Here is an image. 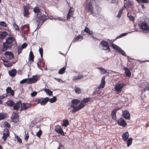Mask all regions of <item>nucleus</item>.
<instances>
[{
  "label": "nucleus",
  "mask_w": 149,
  "mask_h": 149,
  "mask_svg": "<svg viewBox=\"0 0 149 149\" xmlns=\"http://www.w3.org/2000/svg\"><path fill=\"white\" fill-rule=\"evenodd\" d=\"M33 11L35 13H37V15L35 17V19L36 20L37 24V28H39L42 24L47 19L46 16L45 15H41L38 16V14L41 11L39 7L38 6H36L34 8Z\"/></svg>",
  "instance_id": "1"
},
{
  "label": "nucleus",
  "mask_w": 149,
  "mask_h": 149,
  "mask_svg": "<svg viewBox=\"0 0 149 149\" xmlns=\"http://www.w3.org/2000/svg\"><path fill=\"white\" fill-rule=\"evenodd\" d=\"M23 14L24 17L28 18L29 17L30 13L29 12L30 7L29 5L24 6H23Z\"/></svg>",
  "instance_id": "2"
},
{
  "label": "nucleus",
  "mask_w": 149,
  "mask_h": 149,
  "mask_svg": "<svg viewBox=\"0 0 149 149\" xmlns=\"http://www.w3.org/2000/svg\"><path fill=\"white\" fill-rule=\"evenodd\" d=\"M20 32L22 33V34L25 37V36L27 34L28 31L29 30V26L28 25H24L23 26H22Z\"/></svg>",
  "instance_id": "3"
},
{
  "label": "nucleus",
  "mask_w": 149,
  "mask_h": 149,
  "mask_svg": "<svg viewBox=\"0 0 149 149\" xmlns=\"http://www.w3.org/2000/svg\"><path fill=\"white\" fill-rule=\"evenodd\" d=\"M86 8L88 12L89 13L91 14L93 13V7L92 3L91 2H89L86 3Z\"/></svg>",
  "instance_id": "4"
},
{
  "label": "nucleus",
  "mask_w": 149,
  "mask_h": 149,
  "mask_svg": "<svg viewBox=\"0 0 149 149\" xmlns=\"http://www.w3.org/2000/svg\"><path fill=\"white\" fill-rule=\"evenodd\" d=\"M111 46L113 48L116 50L118 53L124 56H126V53L125 51L122 49L120 47L115 44H112Z\"/></svg>",
  "instance_id": "5"
},
{
  "label": "nucleus",
  "mask_w": 149,
  "mask_h": 149,
  "mask_svg": "<svg viewBox=\"0 0 149 149\" xmlns=\"http://www.w3.org/2000/svg\"><path fill=\"white\" fill-rule=\"evenodd\" d=\"M91 99L90 97H86L82 100L80 102V104L78 105L81 109L83 108L86 105V103L90 101Z\"/></svg>",
  "instance_id": "6"
},
{
  "label": "nucleus",
  "mask_w": 149,
  "mask_h": 149,
  "mask_svg": "<svg viewBox=\"0 0 149 149\" xmlns=\"http://www.w3.org/2000/svg\"><path fill=\"white\" fill-rule=\"evenodd\" d=\"M101 44L103 47V49L104 50H106L107 53L109 52L110 49L108 42L102 41L101 42Z\"/></svg>",
  "instance_id": "7"
},
{
  "label": "nucleus",
  "mask_w": 149,
  "mask_h": 149,
  "mask_svg": "<svg viewBox=\"0 0 149 149\" xmlns=\"http://www.w3.org/2000/svg\"><path fill=\"white\" fill-rule=\"evenodd\" d=\"M38 80V76L37 75H33L32 78H29L28 84H31L36 83Z\"/></svg>",
  "instance_id": "8"
},
{
  "label": "nucleus",
  "mask_w": 149,
  "mask_h": 149,
  "mask_svg": "<svg viewBox=\"0 0 149 149\" xmlns=\"http://www.w3.org/2000/svg\"><path fill=\"white\" fill-rule=\"evenodd\" d=\"M14 40V38H8L6 39V42L3 44V47L7 48L9 47V44L11 43Z\"/></svg>",
  "instance_id": "9"
},
{
  "label": "nucleus",
  "mask_w": 149,
  "mask_h": 149,
  "mask_svg": "<svg viewBox=\"0 0 149 149\" xmlns=\"http://www.w3.org/2000/svg\"><path fill=\"white\" fill-rule=\"evenodd\" d=\"M54 130L57 133L60 134L62 136L65 135L64 132L60 126L59 125L56 126Z\"/></svg>",
  "instance_id": "10"
},
{
  "label": "nucleus",
  "mask_w": 149,
  "mask_h": 149,
  "mask_svg": "<svg viewBox=\"0 0 149 149\" xmlns=\"http://www.w3.org/2000/svg\"><path fill=\"white\" fill-rule=\"evenodd\" d=\"M10 133L9 130L7 128H5L4 130V132L3 134L2 139L4 141L6 140L7 138L9 136Z\"/></svg>",
  "instance_id": "11"
},
{
  "label": "nucleus",
  "mask_w": 149,
  "mask_h": 149,
  "mask_svg": "<svg viewBox=\"0 0 149 149\" xmlns=\"http://www.w3.org/2000/svg\"><path fill=\"white\" fill-rule=\"evenodd\" d=\"M74 9L73 7H71L67 15V20H69L71 17H73Z\"/></svg>",
  "instance_id": "12"
},
{
  "label": "nucleus",
  "mask_w": 149,
  "mask_h": 149,
  "mask_svg": "<svg viewBox=\"0 0 149 149\" xmlns=\"http://www.w3.org/2000/svg\"><path fill=\"white\" fill-rule=\"evenodd\" d=\"M121 108L118 107L114 109L112 111L111 113V115L112 118L114 120H116L117 119V117L116 116V113L117 111L120 109Z\"/></svg>",
  "instance_id": "13"
},
{
  "label": "nucleus",
  "mask_w": 149,
  "mask_h": 149,
  "mask_svg": "<svg viewBox=\"0 0 149 149\" xmlns=\"http://www.w3.org/2000/svg\"><path fill=\"white\" fill-rule=\"evenodd\" d=\"M140 29L145 30H148L149 29L147 24L145 22H141L139 24Z\"/></svg>",
  "instance_id": "14"
},
{
  "label": "nucleus",
  "mask_w": 149,
  "mask_h": 149,
  "mask_svg": "<svg viewBox=\"0 0 149 149\" xmlns=\"http://www.w3.org/2000/svg\"><path fill=\"white\" fill-rule=\"evenodd\" d=\"M134 4V2L133 0H128L124 3V7L125 8H128L129 7L132 6Z\"/></svg>",
  "instance_id": "15"
},
{
  "label": "nucleus",
  "mask_w": 149,
  "mask_h": 149,
  "mask_svg": "<svg viewBox=\"0 0 149 149\" xmlns=\"http://www.w3.org/2000/svg\"><path fill=\"white\" fill-rule=\"evenodd\" d=\"M12 120L13 122L16 123L19 120V116L17 113H13V114Z\"/></svg>",
  "instance_id": "16"
},
{
  "label": "nucleus",
  "mask_w": 149,
  "mask_h": 149,
  "mask_svg": "<svg viewBox=\"0 0 149 149\" xmlns=\"http://www.w3.org/2000/svg\"><path fill=\"white\" fill-rule=\"evenodd\" d=\"M30 107V104L28 103H21L20 111L25 110Z\"/></svg>",
  "instance_id": "17"
},
{
  "label": "nucleus",
  "mask_w": 149,
  "mask_h": 149,
  "mask_svg": "<svg viewBox=\"0 0 149 149\" xmlns=\"http://www.w3.org/2000/svg\"><path fill=\"white\" fill-rule=\"evenodd\" d=\"M117 123L123 127H125L127 125L125 121L122 118H120L117 121Z\"/></svg>",
  "instance_id": "18"
},
{
  "label": "nucleus",
  "mask_w": 149,
  "mask_h": 149,
  "mask_svg": "<svg viewBox=\"0 0 149 149\" xmlns=\"http://www.w3.org/2000/svg\"><path fill=\"white\" fill-rule=\"evenodd\" d=\"M124 85L123 84H118L115 87V89L116 91L120 93L121 92Z\"/></svg>",
  "instance_id": "19"
},
{
  "label": "nucleus",
  "mask_w": 149,
  "mask_h": 149,
  "mask_svg": "<svg viewBox=\"0 0 149 149\" xmlns=\"http://www.w3.org/2000/svg\"><path fill=\"white\" fill-rule=\"evenodd\" d=\"M80 102V100L78 99H73L71 101V108L77 107V105Z\"/></svg>",
  "instance_id": "20"
},
{
  "label": "nucleus",
  "mask_w": 149,
  "mask_h": 149,
  "mask_svg": "<svg viewBox=\"0 0 149 149\" xmlns=\"http://www.w3.org/2000/svg\"><path fill=\"white\" fill-rule=\"evenodd\" d=\"M5 54L8 59H11L14 58L13 54L12 52L6 51Z\"/></svg>",
  "instance_id": "21"
},
{
  "label": "nucleus",
  "mask_w": 149,
  "mask_h": 149,
  "mask_svg": "<svg viewBox=\"0 0 149 149\" xmlns=\"http://www.w3.org/2000/svg\"><path fill=\"white\" fill-rule=\"evenodd\" d=\"M105 76H104L102 78L101 83L100 85L98 87V88L99 89H100L101 88H103L104 87L105 84Z\"/></svg>",
  "instance_id": "22"
},
{
  "label": "nucleus",
  "mask_w": 149,
  "mask_h": 149,
  "mask_svg": "<svg viewBox=\"0 0 149 149\" xmlns=\"http://www.w3.org/2000/svg\"><path fill=\"white\" fill-rule=\"evenodd\" d=\"M21 102L19 101L17 102L16 103L14 104L13 106V109L15 110H18L20 107H21Z\"/></svg>",
  "instance_id": "23"
},
{
  "label": "nucleus",
  "mask_w": 149,
  "mask_h": 149,
  "mask_svg": "<svg viewBox=\"0 0 149 149\" xmlns=\"http://www.w3.org/2000/svg\"><path fill=\"white\" fill-rule=\"evenodd\" d=\"M84 31L91 35V36L93 37V33L92 31H91L87 27H86L84 30Z\"/></svg>",
  "instance_id": "24"
},
{
  "label": "nucleus",
  "mask_w": 149,
  "mask_h": 149,
  "mask_svg": "<svg viewBox=\"0 0 149 149\" xmlns=\"http://www.w3.org/2000/svg\"><path fill=\"white\" fill-rule=\"evenodd\" d=\"M129 136V134L127 132L123 133L122 135V138L123 140L124 141H127L128 138Z\"/></svg>",
  "instance_id": "25"
},
{
  "label": "nucleus",
  "mask_w": 149,
  "mask_h": 149,
  "mask_svg": "<svg viewBox=\"0 0 149 149\" xmlns=\"http://www.w3.org/2000/svg\"><path fill=\"white\" fill-rule=\"evenodd\" d=\"M123 70L125 71V73L126 76L128 77H130L131 76V73L130 70L126 67L123 68Z\"/></svg>",
  "instance_id": "26"
},
{
  "label": "nucleus",
  "mask_w": 149,
  "mask_h": 149,
  "mask_svg": "<svg viewBox=\"0 0 149 149\" xmlns=\"http://www.w3.org/2000/svg\"><path fill=\"white\" fill-rule=\"evenodd\" d=\"M40 103V105L42 106L45 105L47 102L49 101V98L48 97H46L42 99Z\"/></svg>",
  "instance_id": "27"
},
{
  "label": "nucleus",
  "mask_w": 149,
  "mask_h": 149,
  "mask_svg": "<svg viewBox=\"0 0 149 149\" xmlns=\"http://www.w3.org/2000/svg\"><path fill=\"white\" fill-rule=\"evenodd\" d=\"M6 93H10V95L11 96H13L14 95V92L13 90H12L11 88L10 87H8L6 89Z\"/></svg>",
  "instance_id": "28"
},
{
  "label": "nucleus",
  "mask_w": 149,
  "mask_h": 149,
  "mask_svg": "<svg viewBox=\"0 0 149 149\" xmlns=\"http://www.w3.org/2000/svg\"><path fill=\"white\" fill-rule=\"evenodd\" d=\"M9 75L12 77H15L17 73V70L15 69H12L8 72Z\"/></svg>",
  "instance_id": "29"
},
{
  "label": "nucleus",
  "mask_w": 149,
  "mask_h": 149,
  "mask_svg": "<svg viewBox=\"0 0 149 149\" xmlns=\"http://www.w3.org/2000/svg\"><path fill=\"white\" fill-rule=\"evenodd\" d=\"M84 77V75L83 74H79L77 76H74L72 78V80L75 81L76 80L81 79Z\"/></svg>",
  "instance_id": "30"
},
{
  "label": "nucleus",
  "mask_w": 149,
  "mask_h": 149,
  "mask_svg": "<svg viewBox=\"0 0 149 149\" xmlns=\"http://www.w3.org/2000/svg\"><path fill=\"white\" fill-rule=\"evenodd\" d=\"M123 115L124 118L126 119H129L130 118V114L127 111H125L123 112Z\"/></svg>",
  "instance_id": "31"
},
{
  "label": "nucleus",
  "mask_w": 149,
  "mask_h": 149,
  "mask_svg": "<svg viewBox=\"0 0 149 149\" xmlns=\"http://www.w3.org/2000/svg\"><path fill=\"white\" fill-rule=\"evenodd\" d=\"M34 56L33 53L32 51H31L29 53V59L30 61L33 62L34 61Z\"/></svg>",
  "instance_id": "32"
},
{
  "label": "nucleus",
  "mask_w": 149,
  "mask_h": 149,
  "mask_svg": "<svg viewBox=\"0 0 149 149\" xmlns=\"http://www.w3.org/2000/svg\"><path fill=\"white\" fill-rule=\"evenodd\" d=\"M43 90L45 91L46 94L49 96H52L53 94V92L48 89H47L45 88L43 89Z\"/></svg>",
  "instance_id": "33"
},
{
  "label": "nucleus",
  "mask_w": 149,
  "mask_h": 149,
  "mask_svg": "<svg viewBox=\"0 0 149 149\" xmlns=\"http://www.w3.org/2000/svg\"><path fill=\"white\" fill-rule=\"evenodd\" d=\"M66 69V67L65 66L60 69L58 72V74H63L65 73Z\"/></svg>",
  "instance_id": "34"
},
{
  "label": "nucleus",
  "mask_w": 149,
  "mask_h": 149,
  "mask_svg": "<svg viewBox=\"0 0 149 149\" xmlns=\"http://www.w3.org/2000/svg\"><path fill=\"white\" fill-rule=\"evenodd\" d=\"M6 104L8 106H10L11 107H13L15 104V103L13 101L11 100H9L7 101Z\"/></svg>",
  "instance_id": "35"
},
{
  "label": "nucleus",
  "mask_w": 149,
  "mask_h": 149,
  "mask_svg": "<svg viewBox=\"0 0 149 149\" xmlns=\"http://www.w3.org/2000/svg\"><path fill=\"white\" fill-rule=\"evenodd\" d=\"M42 99V98H40L34 100L32 101V102H35V104H39V103L40 104L41 101Z\"/></svg>",
  "instance_id": "36"
},
{
  "label": "nucleus",
  "mask_w": 149,
  "mask_h": 149,
  "mask_svg": "<svg viewBox=\"0 0 149 149\" xmlns=\"http://www.w3.org/2000/svg\"><path fill=\"white\" fill-rule=\"evenodd\" d=\"M127 147H129L132 143V138H130L127 139Z\"/></svg>",
  "instance_id": "37"
},
{
  "label": "nucleus",
  "mask_w": 149,
  "mask_h": 149,
  "mask_svg": "<svg viewBox=\"0 0 149 149\" xmlns=\"http://www.w3.org/2000/svg\"><path fill=\"white\" fill-rule=\"evenodd\" d=\"M69 124V122L68 120L65 119L63 120V123L62 126L64 127L67 126Z\"/></svg>",
  "instance_id": "38"
},
{
  "label": "nucleus",
  "mask_w": 149,
  "mask_h": 149,
  "mask_svg": "<svg viewBox=\"0 0 149 149\" xmlns=\"http://www.w3.org/2000/svg\"><path fill=\"white\" fill-rule=\"evenodd\" d=\"M6 114L0 113V121L3 120L6 117Z\"/></svg>",
  "instance_id": "39"
},
{
  "label": "nucleus",
  "mask_w": 149,
  "mask_h": 149,
  "mask_svg": "<svg viewBox=\"0 0 149 149\" xmlns=\"http://www.w3.org/2000/svg\"><path fill=\"white\" fill-rule=\"evenodd\" d=\"M8 35V33L6 31H3L1 32V33L0 34V36L1 37H6Z\"/></svg>",
  "instance_id": "40"
},
{
  "label": "nucleus",
  "mask_w": 149,
  "mask_h": 149,
  "mask_svg": "<svg viewBox=\"0 0 149 149\" xmlns=\"http://www.w3.org/2000/svg\"><path fill=\"white\" fill-rule=\"evenodd\" d=\"M72 108L73 109L72 110L71 112H74L81 109V108L80 107L79 105H78L77 107H75Z\"/></svg>",
  "instance_id": "41"
},
{
  "label": "nucleus",
  "mask_w": 149,
  "mask_h": 149,
  "mask_svg": "<svg viewBox=\"0 0 149 149\" xmlns=\"http://www.w3.org/2000/svg\"><path fill=\"white\" fill-rule=\"evenodd\" d=\"M49 101L51 103H53L55 102L56 100V97L55 96L49 99Z\"/></svg>",
  "instance_id": "42"
},
{
  "label": "nucleus",
  "mask_w": 149,
  "mask_h": 149,
  "mask_svg": "<svg viewBox=\"0 0 149 149\" xmlns=\"http://www.w3.org/2000/svg\"><path fill=\"white\" fill-rule=\"evenodd\" d=\"M124 10V8H122L119 11L118 14L117 16V17L118 18H120L123 13V11Z\"/></svg>",
  "instance_id": "43"
},
{
  "label": "nucleus",
  "mask_w": 149,
  "mask_h": 149,
  "mask_svg": "<svg viewBox=\"0 0 149 149\" xmlns=\"http://www.w3.org/2000/svg\"><path fill=\"white\" fill-rule=\"evenodd\" d=\"M98 69L100 70L101 73L102 74H105L107 72L106 70L104 68H99Z\"/></svg>",
  "instance_id": "44"
},
{
  "label": "nucleus",
  "mask_w": 149,
  "mask_h": 149,
  "mask_svg": "<svg viewBox=\"0 0 149 149\" xmlns=\"http://www.w3.org/2000/svg\"><path fill=\"white\" fill-rule=\"evenodd\" d=\"M13 26L14 28V29L17 31H19V28L18 26L16 24L15 22H14L13 24Z\"/></svg>",
  "instance_id": "45"
},
{
  "label": "nucleus",
  "mask_w": 149,
  "mask_h": 149,
  "mask_svg": "<svg viewBox=\"0 0 149 149\" xmlns=\"http://www.w3.org/2000/svg\"><path fill=\"white\" fill-rule=\"evenodd\" d=\"M138 3H148V0H136Z\"/></svg>",
  "instance_id": "46"
},
{
  "label": "nucleus",
  "mask_w": 149,
  "mask_h": 149,
  "mask_svg": "<svg viewBox=\"0 0 149 149\" xmlns=\"http://www.w3.org/2000/svg\"><path fill=\"white\" fill-rule=\"evenodd\" d=\"M82 39L83 38H74L72 42L75 43L76 42H78L82 40Z\"/></svg>",
  "instance_id": "47"
},
{
  "label": "nucleus",
  "mask_w": 149,
  "mask_h": 149,
  "mask_svg": "<svg viewBox=\"0 0 149 149\" xmlns=\"http://www.w3.org/2000/svg\"><path fill=\"white\" fill-rule=\"evenodd\" d=\"M28 80H29V79H24L20 81V83L21 84H23L26 82H27V83L28 84Z\"/></svg>",
  "instance_id": "48"
},
{
  "label": "nucleus",
  "mask_w": 149,
  "mask_h": 149,
  "mask_svg": "<svg viewBox=\"0 0 149 149\" xmlns=\"http://www.w3.org/2000/svg\"><path fill=\"white\" fill-rule=\"evenodd\" d=\"M0 25L1 26L4 27H7V26L6 24V23L4 21H1L0 22Z\"/></svg>",
  "instance_id": "49"
},
{
  "label": "nucleus",
  "mask_w": 149,
  "mask_h": 149,
  "mask_svg": "<svg viewBox=\"0 0 149 149\" xmlns=\"http://www.w3.org/2000/svg\"><path fill=\"white\" fill-rule=\"evenodd\" d=\"M75 91L77 94H80L81 93V89L79 88H76L75 89Z\"/></svg>",
  "instance_id": "50"
},
{
  "label": "nucleus",
  "mask_w": 149,
  "mask_h": 149,
  "mask_svg": "<svg viewBox=\"0 0 149 149\" xmlns=\"http://www.w3.org/2000/svg\"><path fill=\"white\" fill-rule=\"evenodd\" d=\"M146 91H149V85L145 86V88L142 90V92H144Z\"/></svg>",
  "instance_id": "51"
},
{
  "label": "nucleus",
  "mask_w": 149,
  "mask_h": 149,
  "mask_svg": "<svg viewBox=\"0 0 149 149\" xmlns=\"http://www.w3.org/2000/svg\"><path fill=\"white\" fill-rule=\"evenodd\" d=\"M42 134V131L41 130H40L38 131L36 135L39 137H40Z\"/></svg>",
  "instance_id": "52"
},
{
  "label": "nucleus",
  "mask_w": 149,
  "mask_h": 149,
  "mask_svg": "<svg viewBox=\"0 0 149 149\" xmlns=\"http://www.w3.org/2000/svg\"><path fill=\"white\" fill-rule=\"evenodd\" d=\"M128 18L130 21L134 22L135 19L134 17L133 16L131 15H130V16H128Z\"/></svg>",
  "instance_id": "53"
},
{
  "label": "nucleus",
  "mask_w": 149,
  "mask_h": 149,
  "mask_svg": "<svg viewBox=\"0 0 149 149\" xmlns=\"http://www.w3.org/2000/svg\"><path fill=\"white\" fill-rule=\"evenodd\" d=\"M23 49L20 46H19L17 49V52L18 54H19L22 52V51Z\"/></svg>",
  "instance_id": "54"
},
{
  "label": "nucleus",
  "mask_w": 149,
  "mask_h": 149,
  "mask_svg": "<svg viewBox=\"0 0 149 149\" xmlns=\"http://www.w3.org/2000/svg\"><path fill=\"white\" fill-rule=\"evenodd\" d=\"M37 92L34 91L31 93V95L32 97H33L36 96L37 94Z\"/></svg>",
  "instance_id": "55"
},
{
  "label": "nucleus",
  "mask_w": 149,
  "mask_h": 149,
  "mask_svg": "<svg viewBox=\"0 0 149 149\" xmlns=\"http://www.w3.org/2000/svg\"><path fill=\"white\" fill-rule=\"evenodd\" d=\"M27 46V44L26 43H23L22 45L20 46L21 47H22V49H24L26 48Z\"/></svg>",
  "instance_id": "56"
},
{
  "label": "nucleus",
  "mask_w": 149,
  "mask_h": 149,
  "mask_svg": "<svg viewBox=\"0 0 149 149\" xmlns=\"http://www.w3.org/2000/svg\"><path fill=\"white\" fill-rule=\"evenodd\" d=\"M39 51L41 57H42L43 55V49L42 48H40L39 50Z\"/></svg>",
  "instance_id": "57"
},
{
  "label": "nucleus",
  "mask_w": 149,
  "mask_h": 149,
  "mask_svg": "<svg viewBox=\"0 0 149 149\" xmlns=\"http://www.w3.org/2000/svg\"><path fill=\"white\" fill-rule=\"evenodd\" d=\"M4 125L5 127H6L8 128H10V126L9 124L7 122H5Z\"/></svg>",
  "instance_id": "58"
},
{
  "label": "nucleus",
  "mask_w": 149,
  "mask_h": 149,
  "mask_svg": "<svg viewBox=\"0 0 149 149\" xmlns=\"http://www.w3.org/2000/svg\"><path fill=\"white\" fill-rule=\"evenodd\" d=\"M4 97L3 95H0V104H1L3 103V101L2 99H3Z\"/></svg>",
  "instance_id": "59"
},
{
  "label": "nucleus",
  "mask_w": 149,
  "mask_h": 149,
  "mask_svg": "<svg viewBox=\"0 0 149 149\" xmlns=\"http://www.w3.org/2000/svg\"><path fill=\"white\" fill-rule=\"evenodd\" d=\"M127 33H124L122 34H121L120 35L118 36L117 37H122L123 36H125L127 34Z\"/></svg>",
  "instance_id": "60"
},
{
  "label": "nucleus",
  "mask_w": 149,
  "mask_h": 149,
  "mask_svg": "<svg viewBox=\"0 0 149 149\" xmlns=\"http://www.w3.org/2000/svg\"><path fill=\"white\" fill-rule=\"evenodd\" d=\"M17 141H18L20 143H22V140L20 137H19L18 136H17Z\"/></svg>",
  "instance_id": "61"
},
{
  "label": "nucleus",
  "mask_w": 149,
  "mask_h": 149,
  "mask_svg": "<svg viewBox=\"0 0 149 149\" xmlns=\"http://www.w3.org/2000/svg\"><path fill=\"white\" fill-rule=\"evenodd\" d=\"M137 61L138 62H139L140 63L145 62L146 61H148V60L141 61L140 60H138Z\"/></svg>",
  "instance_id": "62"
},
{
  "label": "nucleus",
  "mask_w": 149,
  "mask_h": 149,
  "mask_svg": "<svg viewBox=\"0 0 149 149\" xmlns=\"http://www.w3.org/2000/svg\"><path fill=\"white\" fill-rule=\"evenodd\" d=\"M29 136L28 135V134H26L25 137V141H28V140L29 138Z\"/></svg>",
  "instance_id": "63"
},
{
  "label": "nucleus",
  "mask_w": 149,
  "mask_h": 149,
  "mask_svg": "<svg viewBox=\"0 0 149 149\" xmlns=\"http://www.w3.org/2000/svg\"><path fill=\"white\" fill-rule=\"evenodd\" d=\"M59 149H65V147L64 145H60L59 147Z\"/></svg>",
  "instance_id": "64"
}]
</instances>
